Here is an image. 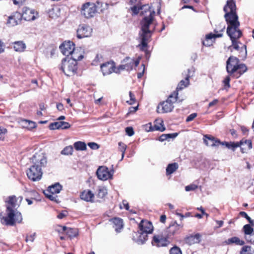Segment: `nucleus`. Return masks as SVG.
Instances as JSON below:
<instances>
[{"instance_id": "nucleus-19", "label": "nucleus", "mask_w": 254, "mask_h": 254, "mask_svg": "<svg viewBox=\"0 0 254 254\" xmlns=\"http://www.w3.org/2000/svg\"><path fill=\"white\" fill-rule=\"evenodd\" d=\"M101 69L104 75H109L112 73L117 68L115 67L114 62H107L101 65Z\"/></svg>"}, {"instance_id": "nucleus-20", "label": "nucleus", "mask_w": 254, "mask_h": 254, "mask_svg": "<svg viewBox=\"0 0 254 254\" xmlns=\"http://www.w3.org/2000/svg\"><path fill=\"white\" fill-rule=\"evenodd\" d=\"M140 231L143 232L147 234H150L152 232L153 227L152 223L147 220H142L138 226Z\"/></svg>"}, {"instance_id": "nucleus-17", "label": "nucleus", "mask_w": 254, "mask_h": 254, "mask_svg": "<svg viewBox=\"0 0 254 254\" xmlns=\"http://www.w3.org/2000/svg\"><path fill=\"white\" fill-rule=\"evenodd\" d=\"M37 15V13L33 9L29 8L27 7H24L22 9L21 16H22V18L26 21L35 20Z\"/></svg>"}, {"instance_id": "nucleus-8", "label": "nucleus", "mask_w": 254, "mask_h": 254, "mask_svg": "<svg viewBox=\"0 0 254 254\" xmlns=\"http://www.w3.org/2000/svg\"><path fill=\"white\" fill-rule=\"evenodd\" d=\"M97 6L94 3L86 2L82 5L81 13L87 18L93 17L98 11Z\"/></svg>"}, {"instance_id": "nucleus-4", "label": "nucleus", "mask_w": 254, "mask_h": 254, "mask_svg": "<svg viewBox=\"0 0 254 254\" xmlns=\"http://www.w3.org/2000/svg\"><path fill=\"white\" fill-rule=\"evenodd\" d=\"M77 64V63L75 61L69 60L68 57H66L62 60L61 69L66 76H71L76 73Z\"/></svg>"}, {"instance_id": "nucleus-43", "label": "nucleus", "mask_w": 254, "mask_h": 254, "mask_svg": "<svg viewBox=\"0 0 254 254\" xmlns=\"http://www.w3.org/2000/svg\"><path fill=\"white\" fill-rule=\"evenodd\" d=\"M243 229L246 236L251 235L254 233L253 228L249 224L245 225Z\"/></svg>"}, {"instance_id": "nucleus-62", "label": "nucleus", "mask_w": 254, "mask_h": 254, "mask_svg": "<svg viewBox=\"0 0 254 254\" xmlns=\"http://www.w3.org/2000/svg\"><path fill=\"white\" fill-rule=\"evenodd\" d=\"M218 100L217 99H215L209 103L208 107H212V106L215 105L216 104H217L218 103Z\"/></svg>"}, {"instance_id": "nucleus-64", "label": "nucleus", "mask_w": 254, "mask_h": 254, "mask_svg": "<svg viewBox=\"0 0 254 254\" xmlns=\"http://www.w3.org/2000/svg\"><path fill=\"white\" fill-rule=\"evenodd\" d=\"M138 109V106L131 107L129 108V113H134L136 112Z\"/></svg>"}, {"instance_id": "nucleus-46", "label": "nucleus", "mask_w": 254, "mask_h": 254, "mask_svg": "<svg viewBox=\"0 0 254 254\" xmlns=\"http://www.w3.org/2000/svg\"><path fill=\"white\" fill-rule=\"evenodd\" d=\"M251 247L246 246L242 248L240 254H252L251 253Z\"/></svg>"}, {"instance_id": "nucleus-31", "label": "nucleus", "mask_w": 254, "mask_h": 254, "mask_svg": "<svg viewBox=\"0 0 254 254\" xmlns=\"http://www.w3.org/2000/svg\"><path fill=\"white\" fill-rule=\"evenodd\" d=\"M225 243L227 245H231L232 244L235 243L238 245L240 246H243L245 244L244 241L240 240V239L237 237H234L228 239L225 241Z\"/></svg>"}, {"instance_id": "nucleus-12", "label": "nucleus", "mask_w": 254, "mask_h": 254, "mask_svg": "<svg viewBox=\"0 0 254 254\" xmlns=\"http://www.w3.org/2000/svg\"><path fill=\"white\" fill-rule=\"evenodd\" d=\"M22 199L23 198L22 196H19L18 197H16L15 195L9 196L8 200L6 201L7 203L6 206L7 210L15 211L19 206Z\"/></svg>"}, {"instance_id": "nucleus-5", "label": "nucleus", "mask_w": 254, "mask_h": 254, "mask_svg": "<svg viewBox=\"0 0 254 254\" xmlns=\"http://www.w3.org/2000/svg\"><path fill=\"white\" fill-rule=\"evenodd\" d=\"M140 58H138L136 60L130 58L128 57H126L121 62V64L117 67L116 70H115V72L120 73L122 70H125L127 71H130L132 70L134 66H137L140 62Z\"/></svg>"}, {"instance_id": "nucleus-57", "label": "nucleus", "mask_w": 254, "mask_h": 254, "mask_svg": "<svg viewBox=\"0 0 254 254\" xmlns=\"http://www.w3.org/2000/svg\"><path fill=\"white\" fill-rule=\"evenodd\" d=\"M36 234L34 233L32 235H30V236H28L26 237L25 241L26 242H33L35 239Z\"/></svg>"}, {"instance_id": "nucleus-42", "label": "nucleus", "mask_w": 254, "mask_h": 254, "mask_svg": "<svg viewBox=\"0 0 254 254\" xmlns=\"http://www.w3.org/2000/svg\"><path fill=\"white\" fill-rule=\"evenodd\" d=\"M241 47L239 50L240 55L239 56L242 59H245L247 55V51L246 49V46L243 44H241Z\"/></svg>"}, {"instance_id": "nucleus-22", "label": "nucleus", "mask_w": 254, "mask_h": 254, "mask_svg": "<svg viewBox=\"0 0 254 254\" xmlns=\"http://www.w3.org/2000/svg\"><path fill=\"white\" fill-rule=\"evenodd\" d=\"M201 235L197 233L194 235H190L187 236L184 239V241L186 244L189 246H191L194 244L198 243L200 241Z\"/></svg>"}, {"instance_id": "nucleus-63", "label": "nucleus", "mask_w": 254, "mask_h": 254, "mask_svg": "<svg viewBox=\"0 0 254 254\" xmlns=\"http://www.w3.org/2000/svg\"><path fill=\"white\" fill-rule=\"evenodd\" d=\"M122 203H123V205L124 206L126 210H128L129 209V205H128V203L127 202V201L124 200L123 201Z\"/></svg>"}, {"instance_id": "nucleus-25", "label": "nucleus", "mask_w": 254, "mask_h": 254, "mask_svg": "<svg viewBox=\"0 0 254 254\" xmlns=\"http://www.w3.org/2000/svg\"><path fill=\"white\" fill-rule=\"evenodd\" d=\"M223 36L222 33L219 34H213L210 33L206 35L205 40L203 41L202 44L204 46H210L212 45V42H210V40H211L212 39H216V38L222 37Z\"/></svg>"}, {"instance_id": "nucleus-18", "label": "nucleus", "mask_w": 254, "mask_h": 254, "mask_svg": "<svg viewBox=\"0 0 254 254\" xmlns=\"http://www.w3.org/2000/svg\"><path fill=\"white\" fill-rule=\"evenodd\" d=\"M174 108V106L167 100L160 103L157 108V112L158 113H165L171 112Z\"/></svg>"}, {"instance_id": "nucleus-51", "label": "nucleus", "mask_w": 254, "mask_h": 254, "mask_svg": "<svg viewBox=\"0 0 254 254\" xmlns=\"http://www.w3.org/2000/svg\"><path fill=\"white\" fill-rule=\"evenodd\" d=\"M129 95L130 97V101H127V102L129 105H132L134 104L135 101L134 95L131 91L129 92Z\"/></svg>"}, {"instance_id": "nucleus-27", "label": "nucleus", "mask_w": 254, "mask_h": 254, "mask_svg": "<svg viewBox=\"0 0 254 254\" xmlns=\"http://www.w3.org/2000/svg\"><path fill=\"white\" fill-rule=\"evenodd\" d=\"M148 234L139 230L136 233V242L138 244H143L147 240Z\"/></svg>"}, {"instance_id": "nucleus-26", "label": "nucleus", "mask_w": 254, "mask_h": 254, "mask_svg": "<svg viewBox=\"0 0 254 254\" xmlns=\"http://www.w3.org/2000/svg\"><path fill=\"white\" fill-rule=\"evenodd\" d=\"M113 224V227L117 233L121 232V230L123 228V220L119 218H114L110 220Z\"/></svg>"}, {"instance_id": "nucleus-3", "label": "nucleus", "mask_w": 254, "mask_h": 254, "mask_svg": "<svg viewBox=\"0 0 254 254\" xmlns=\"http://www.w3.org/2000/svg\"><path fill=\"white\" fill-rule=\"evenodd\" d=\"M226 70L229 74L238 78L247 70L246 65L240 64L238 58L230 56L226 62Z\"/></svg>"}, {"instance_id": "nucleus-52", "label": "nucleus", "mask_w": 254, "mask_h": 254, "mask_svg": "<svg viewBox=\"0 0 254 254\" xmlns=\"http://www.w3.org/2000/svg\"><path fill=\"white\" fill-rule=\"evenodd\" d=\"M163 121L161 122L160 125H155L154 126L155 129L156 130H159L160 131H164L165 130V127H163Z\"/></svg>"}, {"instance_id": "nucleus-21", "label": "nucleus", "mask_w": 254, "mask_h": 254, "mask_svg": "<svg viewBox=\"0 0 254 254\" xmlns=\"http://www.w3.org/2000/svg\"><path fill=\"white\" fill-rule=\"evenodd\" d=\"M203 141L207 146L211 147L218 146L221 143L219 140L210 135H204Z\"/></svg>"}, {"instance_id": "nucleus-32", "label": "nucleus", "mask_w": 254, "mask_h": 254, "mask_svg": "<svg viewBox=\"0 0 254 254\" xmlns=\"http://www.w3.org/2000/svg\"><path fill=\"white\" fill-rule=\"evenodd\" d=\"M21 125L23 127L26 128L29 130L35 128L36 127L35 122L27 120H22Z\"/></svg>"}, {"instance_id": "nucleus-44", "label": "nucleus", "mask_w": 254, "mask_h": 254, "mask_svg": "<svg viewBox=\"0 0 254 254\" xmlns=\"http://www.w3.org/2000/svg\"><path fill=\"white\" fill-rule=\"evenodd\" d=\"M119 150L122 153L121 160H123V159L124 157L125 154L126 150L127 149V145L126 144H125L124 143L120 142L119 143Z\"/></svg>"}, {"instance_id": "nucleus-2", "label": "nucleus", "mask_w": 254, "mask_h": 254, "mask_svg": "<svg viewBox=\"0 0 254 254\" xmlns=\"http://www.w3.org/2000/svg\"><path fill=\"white\" fill-rule=\"evenodd\" d=\"M146 13L140 22L141 31L139 32V38L141 43L139 45L142 50H144L151 37L152 31L149 29V26L152 24L155 12L152 10L145 11Z\"/></svg>"}, {"instance_id": "nucleus-33", "label": "nucleus", "mask_w": 254, "mask_h": 254, "mask_svg": "<svg viewBox=\"0 0 254 254\" xmlns=\"http://www.w3.org/2000/svg\"><path fill=\"white\" fill-rule=\"evenodd\" d=\"M62 190V186L59 183H56L54 185L49 187L47 191L52 194L58 193Z\"/></svg>"}, {"instance_id": "nucleus-13", "label": "nucleus", "mask_w": 254, "mask_h": 254, "mask_svg": "<svg viewBox=\"0 0 254 254\" xmlns=\"http://www.w3.org/2000/svg\"><path fill=\"white\" fill-rule=\"evenodd\" d=\"M96 174L99 179L103 181L111 179L113 176V173L105 166L99 167L96 171Z\"/></svg>"}, {"instance_id": "nucleus-55", "label": "nucleus", "mask_w": 254, "mask_h": 254, "mask_svg": "<svg viewBox=\"0 0 254 254\" xmlns=\"http://www.w3.org/2000/svg\"><path fill=\"white\" fill-rule=\"evenodd\" d=\"M7 132V129L3 127H0V140H3L4 138L3 135Z\"/></svg>"}, {"instance_id": "nucleus-10", "label": "nucleus", "mask_w": 254, "mask_h": 254, "mask_svg": "<svg viewBox=\"0 0 254 254\" xmlns=\"http://www.w3.org/2000/svg\"><path fill=\"white\" fill-rule=\"evenodd\" d=\"M28 178L32 181L41 180L43 173L39 167L32 165L26 172Z\"/></svg>"}, {"instance_id": "nucleus-34", "label": "nucleus", "mask_w": 254, "mask_h": 254, "mask_svg": "<svg viewBox=\"0 0 254 254\" xmlns=\"http://www.w3.org/2000/svg\"><path fill=\"white\" fill-rule=\"evenodd\" d=\"M70 55H71V57H68V59L74 60L76 62L78 61L81 60L83 58V56L78 53V49H75Z\"/></svg>"}, {"instance_id": "nucleus-39", "label": "nucleus", "mask_w": 254, "mask_h": 254, "mask_svg": "<svg viewBox=\"0 0 254 254\" xmlns=\"http://www.w3.org/2000/svg\"><path fill=\"white\" fill-rule=\"evenodd\" d=\"M107 194V191L104 187L99 186L97 189V195L98 197L102 198Z\"/></svg>"}, {"instance_id": "nucleus-40", "label": "nucleus", "mask_w": 254, "mask_h": 254, "mask_svg": "<svg viewBox=\"0 0 254 254\" xmlns=\"http://www.w3.org/2000/svg\"><path fill=\"white\" fill-rule=\"evenodd\" d=\"M178 93L177 91H174L172 93L166 100L167 101L170 102L172 105L177 101Z\"/></svg>"}, {"instance_id": "nucleus-7", "label": "nucleus", "mask_w": 254, "mask_h": 254, "mask_svg": "<svg viewBox=\"0 0 254 254\" xmlns=\"http://www.w3.org/2000/svg\"><path fill=\"white\" fill-rule=\"evenodd\" d=\"M170 238L168 237V235L164 231L161 233L154 235L152 241V244L154 246L157 247H166L170 243Z\"/></svg>"}, {"instance_id": "nucleus-14", "label": "nucleus", "mask_w": 254, "mask_h": 254, "mask_svg": "<svg viewBox=\"0 0 254 254\" xmlns=\"http://www.w3.org/2000/svg\"><path fill=\"white\" fill-rule=\"evenodd\" d=\"M60 49L63 55L66 56L67 57L75 50L74 44L71 41H65L60 46Z\"/></svg>"}, {"instance_id": "nucleus-53", "label": "nucleus", "mask_w": 254, "mask_h": 254, "mask_svg": "<svg viewBox=\"0 0 254 254\" xmlns=\"http://www.w3.org/2000/svg\"><path fill=\"white\" fill-rule=\"evenodd\" d=\"M126 132L129 136H132L134 133L133 128L131 127H126Z\"/></svg>"}, {"instance_id": "nucleus-9", "label": "nucleus", "mask_w": 254, "mask_h": 254, "mask_svg": "<svg viewBox=\"0 0 254 254\" xmlns=\"http://www.w3.org/2000/svg\"><path fill=\"white\" fill-rule=\"evenodd\" d=\"M31 160L33 166L39 167L41 169H42V167H45L47 163V157L45 154L41 151L35 153Z\"/></svg>"}, {"instance_id": "nucleus-37", "label": "nucleus", "mask_w": 254, "mask_h": 254, "mask_svg": "<svg viewBox=\"0 0 254 254\" xmlns=\"http://www.w3.org/2000/svg\"><path fill=\"white\" fill-rule=\"evenodd\" d=\"M220 144L226 146L228 148L231 149L233 151L235 150V148L239 147V142H221Z\"/></svg>"}, {"instance_id": "nucleus-1", "label": "nucleus", "mask_w": 254, "mask_h": 254, "mask_svg": "<svg viewBox=\"0 0 254 254\" xmlns=\"http://www.w3.org/2000/svg\"><path fill=\"white\" fill-rule=\"evenodd\" d=\"M223 10L225 12L224 17L228 24L227 34L232 41V45L230 48L233 47L234 49L239 51L241 48L239 44L241 43L236 40L240 38L242 33L239 29L240 22L236 13L235 2L233 0H227Z\"/></svg>"}, {"instance_id": "nucleus-28", "label": "nucleus", "mask_w": 254, "mask_h": 254, "mask_svg": "<svg viewBox=\"0 0 254 254\" xmlns=\"http://www.w3.org/2000/svg\"><path fill=\"white\" fill-rule=\"evenodd\" d=\"M94 196V194L90 190H84L80 194L81 198L87 202L92 201Z\"/></svg>"}, {"instance_id": "nucleus-30", "label": "nucleus", "mask_w": 254, "mask_h": 254, "mask_svg": "<svg viewBox=\"0 0 254 254\" xmlns=\"http://www.w3.org/2000/svg\"><path fill=\"white\" fill-rule=\"evenodd\" d=\"M26 45L23 41H16L13 43L14 50L18 52H22L26 49Z\"/></svg>"}, {"instance_id": "nucleus-24", "label": "nucleus", "mask_w": 254, "mask_h": 254, "mask_svg": "<svg viewBox=\"0 0 254 254\" xmlns=\"http://www.w3.org/2000/svg\"><path fill=\"white\" fill-rule=\"evenodd\" d=\"M239 144L241 147V152L243 153L252 148V143L251 140L242 139L239 142Z\"/></svg>"}, {"instance_id": "nucleus-11", "label": "nucleus", "mask_w": 254, "mask_h": 254, "mask_svg": "<svg viewBox=\"0 0 254 254\" xmlns=\"http://www.w3.org/2000/svg\"><path fill=\"white\" fill-rule=\"evenodd\" d=\"M183 227V224H178L176 221H173L169 225L166 231L164 232L166 233L168 237L170 239L173 237L180 233V230Z\"/></svg>"}, {"instance_id": "nucleus-61", "label": "nucleus", "mask_w": 254, "mask_h": 254, "mask_svg": "<svg viewBox=\"0 0 254 254\" xmlns=\"http://www.w3.org/2000/svg\"><path fill=\"white\" fill-rule=\"evenodd\" d=\"M66 213H67L66 211H62V212L58 214V215L57 216V217L59 219H62L66 216Z\"/></svg>"}, {"instance_id": "nucleus-54", "label": "nucleus", "mask_w": 254, "mask_h": 254, "mask_svg": "<svg viewBox=\"0 0 254 254\" xmlns=\"http://www.w3.org/2000/svg\"><path fill=\"white\" fill-rule=\"evenodd\" d=\"M60 125L61 126V129H67L70 127V124L65 122H60Z\"/></svg>"}, {"instance_id": "nucleus-48", "label": "nucleus", "mask_w": 254, "mask_h": 254, "mask_svg": "<svg viewBox=\"0 0 254 254\" xmlns=\"http://www.w3.org/2000/svg\"><path fill=\"white\" fill-rule=\"evenodd\" d=\"M197 188V186L194 184H190L185 187V190L187 191L194 190Z\"/></svg>"}, {"instance_id": "nucleus-6", "label": "nucleus", "mask_w": 254, "mask_h": 254, "mask_svg": "<svg viewBox=\"0 0 254 254\" xmlns=\"http://www.w3.org/2000/svg\"><path fill=\"white\" fill-rule=\"evenodd\" d=\"M22 218L20 213L7 210V216L3 217L1 219V222L5 225L13 226L15 222L20 223L22 221Z\"/></svg>"}, {"instance_id": "nucleus-59", "label": "nucleus", "mask_w": 254, "mask_h": 254, "mask_svg": "<svg viewBox=\"0 0 254 254\" xmlns=\"http://www.w3.org/2000/svg\"><path fill=\"white\" fill-rule=\"evenodd\" d=\"M177 133H168L165 134V136L167 138V140H168L170 138H174L178 135Z\"/></svg>"}, {"instance_id": "nucleus-16", "label": "nucleus", "mask_w": 254, "mask_h": 254, "mask_svg": "<svg viewBox=\"0 0 254 254\" xmlns=\"http://www.w3.org/2000/svg\"><path fill=\"white\" fill-rule=\"evenodd\" d=\"M22 18L21 13L18 12H15L8 17L6 25L8 27L15 26L20 23Z\"/></svg>"}, {"instance_id": "nucleus-36", "label": "nucleus", "mask_w": 254, "mask_h": 254, "mask_svg": "<svg viewBox=\"0 0 254 254\" xmlns=\"http://www.w3.org/2000/svg\"><path fill=\"white\" fill-rule=\"evenodd\" d=\"M74 147L77 150H85L87 149L86 144L85 142L82 141H77L73 144Z\"/></svg>"}, {"instance_id": "nucleus-49", "label": "nucleus", "mask_w": 254, "mask_h": 254, "mask_svg": "<svg viewBox=\"0 0 254 254\" xmlns=\"http://www.w3.org/2000/svg\"><path fill=\"white\" fill-rule=\"evenodd\" d=\"M245 239L248 242L254 244V232L251 235L246 236Z\"/></svg>"}, {"instance_id": "nucleus-45", "label": "nucleus", "mask_w": 254, "mask_h": 254, "mask_svg": "<svg viewBox=\"0 0 254 254\" xmlns=\"http://www.w3.org/2000/svg\"><path fill=\"white\" fill-rule=\"evenodd\" d=\"M60 122H57L51 123L49 126V128L51 130H54L61 128Z\"/></svg>"}, {"instance_id": "nucleus-29", "label": "nucleus", "mask_w": 254, "mask_h": 254, "mask_svg": "<svg viewBox=\"0 0 254 254\" xmlns=\"http://www.w3.org/2000/svg\"><path fill=\"white\" fill-rule=\"evenodd\" d=\"M63 231L65 232L66 234L70 239L76 237L78 234V231L76 229L67 228L65 226L62 227Z\"/></svg>"}, {"instance_id": "nucleus-41", "label": "nucleus", "mask_w": 254, "mask_h": 254, "mask_svg": "<svg viewBox=\"0 0 254 254\" xmlns=\"http://www.w3.org/2000/svg\"><path fill=\"white\" fill-rule=\"evenodd\" d=\"M73 147L71 145L65 147L61 151V154L65 155H70L72 154Z\"/></svg>"}, {"instance_id": "nucleus-23", "label": "nucleus", "mask_w": 254, "mask_h": 254, "mask_svg": "<svg viewBox=\"0 0 254 254\" xmlns=\"http://www.w3.org/2000/svg\"><path fill=\"white\" fill-rule=\"evenodd\" d=\"M131 10L134 14H137L139 12H140V14L145 15L146 13L145 11L151 10V9L149 6L147 4L143 5L141 6L135 5L131 7Z\"/></svg>"}, {"instance_id": "nucleus-50", "label": "nucleus", "mask_w": 254, "mask_h": 254, "mask_svg": "<svg viewBox=\"0 0 254 254\" xmlns=\"http://www.w3.org/2000/svg\"><path fill=\"white\" fill-rule=\"evenodd\" d=\"M230 75L227 76L225 79L223 80V83L224 84L225 88H229L230 87Z\"/></svg>"}, {"instance_id": "nucleus-58", "label": "nucleus", "mask_w": 254, "mask_h": 254, "mask_svg": "<svg viewBox=\"0 0 254 254\" xmlns=\"http://www.w3.org/2000/svg\"><path fill=\"white\" fill-rule=\"evenodd\" d=\"M197 116L196 113H192L186 119L187 122H189L192 121Z\"/></svg>"}, {"instance_id": "nucleus-47", "label": "nucleus", "mask_w": 254, "mask_h": 254, "mask_svg": "<svg viewBox=\"0 0 254 254\" xmlns=\"http://www.w3.org/2000/svg\"><path fill=\"white\" fill-rule=\"evenodd\" d=\"M170 254H182V253L179 248L174 247L170 250Z\"/></svg>"}, {"instance_id": "nucleus-38", "label": "nucleus", "mask_w": 254, "mask_h": 254, "mask_svg": "<svg viewBox=\"0 0 254 254\" xmlns=\"http://www.w3.org/2000/svg\"><path fill=\"white\" fill-rule=\"evenodd\" d=\"M189 76L186 77L185 80H182L177 87V90H182L189 84Z\"/></svg>"}, {"instance_id": "nucleus-60", "label": "nucleus", "mask_w": 254, "mask_h": 254, "mask_svg": "<svg viewBox=\"0 0 254 254\" xmlns=\"http://www.w3.org/2000/svg\"><path fill=\"white\" fill-rule=\"evenodd\" d=\"M240 214L242 217H245L248 221L250 220L251 219L250 217H249L245 212L241 211L240 212Z\"/></svg>"}, {"instance_id": "nucleus-15", "label": "nucleus", "mask_w": 254, "mask_h": 254, "mask_svg": "<svg viewBox=\"0 0 254 254\" xmlns=\"http://www.w3.org/2000/svg\"><path fill=\"white\" fill-rule=\"evenodd\" d=\"M92 32V28L87 25H81L77 30V37L78 39L90 37Z\"/></svg>"}, {"instance_id": "nucleus-35", "label": "nucleus", "mask_w": 254, "mask_h": 254, "mask_svg": "<svg viewBox=\"0 0 254 254\" xmlns=\"http://www.w3.org/2000/svg\"><path fill=\"white\" fill-rule=\"evenodd\" d=\"M178 168V165L177 163L170 164L166 168V174L170 175L174 173Z\"/></svg>"}, {"instance_id": "nucleus-56", "label": "nucleus", "mask_w": 254, "mask_h": 254, "mask_svg": "<svg viewBox=\"0 0 254 254\" xmlns=\"http://www.w3.org/2000/svg\"><path fill=\"white\" fill-rule=\"evenodd\" d=\"M89 147L92 149L96 150L99 148V145L95 142H89L88 143Z\"/></svg>"}]
</instances>
